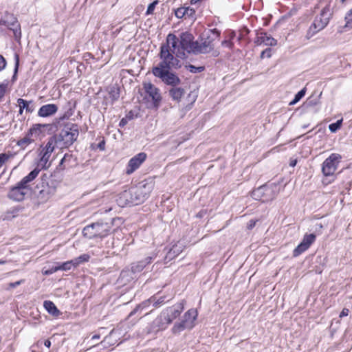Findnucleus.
<instances>
[{"label": "nucleus", "mask_w": 352, "mask_h": 352, "mask_svg": "<svg viewBox=\"0 0 352 352\" xmlns=\"http://www.w3.org/2000/svg\"><path fill=\"white\" fill-rule=\"evenodd\" d=\"M175 53L170 51L168 45H161L159 57L160 62L152 68V74L156 78H160L166 85L175 86L181 82L179 76L171 72L172 69H179L182 63Z\"/></svg>", "instance_id": "nucleus-1"}, {"label": "nucleus", "mask_w": 352, "mask_h": 352, "mask_svg": "<svg viewBox=\"0 0 352 352\" xmlns=\"http://www.w3.org/2000/svg\"><path fill=\"white\" fill-rule=\"evenodd\" d=\"M113 221V219H108L92 223L83 228L82 234L89 239L106 237L111 232Z\"/></svg>", "instance_id": "nucleus-2"}, {"label": "nucleus", "mask_w": 352, "mask_h": 352, "mask_svg": "<svg viewBox=\"0 0 352 352\" xmlns=\"http://www.w3.org/2000/svg\"><path fill=\"white\" fill-rule=\"evenodd\" d=\"M79 135V127L76 124L68 123L58 135L50 137L56 140V146L68 148L74 144Z\"/></svg>", "instance_id": "nucleus-3"}, {"label": "nucleus", "mask_w": 352, "mask_h": 352, "mask_svg": "<svg viewBox=\"0 0 352 352\" xmlns=\"http://www.w3.org/2000/svg\"><path fill=\"white\" fill-rule=\"evenodd\" d=\"M155 187V179L152 177L145 179L138 185L131 187L133 205L143 203L148 198Z\"/></svg>", "instance_id": "nucleus-4"}, {"label": "nucleus", "mask_w": 352, "mask_h": 352, "mask_svg": "<svg viewBox=\"0 0 352 352\" xmlns=\"http://www.w3.org/2000/svg\"><path fill=\"white\" fill-rule=\"evenodd\" d=\"M278 186L274 184L263 185L252 192V197L256 200L267 202L276 198Z\"/></svg>", "instance_id": "nucleus-5"}, {"label": "nucleus", "mask_w": 352, "mask_h": 352, "mask_svg": "<svg viewBox=\"0 0 352 352\" xmlns=\"http://www.w3.org/2000/svg\"><path fill=\"white\" fill-rule=\"evenodd\" d=\"M210 34L206 35L204 34L201 36V42L197 41V46L195 50V54H207L210 52L214 49L213 41L215 38H218L220 32L217 29L210 30Z\"/></svg>", "instance_id": "nucleus-6"}, {"label": "nucleus", "mask_w": 352, "mask_h": 352, "mask_svg": "<svg viewBox=\"0 0 352 352\" xmlns=\"http://www.w3.org/2000/svg\"><path fill=\"white\" fill-rule=\"evenodd\" d=\"M197 310L194 309H189L184 314L182 320L180 322L175 323L172 328V332L177 334L186 329H192L195 326L194 322L197 319Z\"/></svg>", "instance_id": "nucleus-7"}, {"label": "nucleus", "mask_w": 352, "mask_h": 352, "mask_svg": "<svg viewBox=\"0 0 352 352\" xmlns=\"http://www.w3.org/2000/svg\"><path fill=\"white\" fill-rule=\"evenodd\" d=\"M54 140V138H50L45 146L39 154L40 159L37 163V166L42 169L47 168L50 166L48 162L56 146V140Z\"/></svg>", "instance_id": "nucleus-8"}, {"label": "nucleus", "mask_w": 352, "mask_h": 352, "mask_svg": "<svg viewBox=\"0 0 352 352\" xmlns=\"http://www.w3.org/2000/svg\"><path fill=\"white\" fill-rule=\"evenodd\" d=\"M342 156L338 153L331 154L322 164V172L324 176H331L338 168Z\"/></svg>", "instance_id": "nucleus-9"}, {"label": "nucleus", "mask_w": 352, "mask_h": 352, "mask_svg": "<svg viewBox=\"0 0 352 352\" xmlns=\"http://www.w3.org/2000/svg\"><path fill=\"white\" fill-rule=\"evenodd\" d=\"M31 192L32 188L21 185V183L19 182L16 186H12L10 189L8 197L15 201H21L25 199V196L30 195Z\"/></svg>", "instance_id": "nucleus-10"}, {"label": "nucleus", "mask_w": 352, "mask_h": 352, "mask_svg": "<svg viewBox=\"0 0 352 352\" xmlns=\"http://www.w3.org/2000/svg\"><path fill=\"white\" fill-rule=\"evenodd\" d=\"M143 88L146 95L151 99L153 107L158 108L162 99L160 89L151 82L144 83Z\"/></svg>", "instance_id": "nucleus-11"}, {"label": "nucleus", "mask_w": 352, "mask_h": 352, "mask_svg": "<svg viewBox=\"0 0 352 352\" xmlns=\"http://www.w3.org/2000/svg\"><path fill=\"white\" fill-rule=\"evenodd\" d=\"M2 21L4 25L7 26L8 28L13 32L14 36L16 40L21 38V25L17 19L12 14L6 13Z\"/></svg>", "instance_id": "nucleus-12"}, {"label": "nucleus", "mask_w": 352, "mask_h": 352, "mask_svg": "<svg viewBox=\"0 0 352 352\" xmlns=\"http://www.w3.org/2000/svg\"><path fill=\"white\" fill-rule=\"evenodd\" d=\"M179 45L181 48L189 54H195V50L197 46V41H193V36L191 34L182 33L180 36Z\"/></svg>", "instance_id": "nucleus-13"}, {"label": "nucleus", "mask_w": 352, "mask_h": 352, "mask_svg": "<svg viewBox=\"0 0 352 352\" xmlns=\"http://www.w3.org/2000/svg\"><path fill=\"white\" fill-rule=\"evenodd\" d=\"M332 11L329 4H327L322 8L319 16H316L314 23H316L318 29L323 30L329 23L331 16Z\"/></svg>", "instance_id": "nucleus-14"}, {"label": "nucleus", "mask_w": 352, "mask_h": 352, "mask_svg": "<svg viewBox=\"0 0 352 352\" xmlns=\"http://www.w3.org/2000/svg\"><path fill=\"white\" fill-rule=\"evenodd\" d=\"M44 126L45 125L40 124H34L31 129H30L27 135L23 138L18 141L17 145L25 148L27 145L34 142V139L32 138L38 136L41 133V128Z\"/></svg>", "instance_id": "nucleus-15"}, {"label": "nucleus", "mask_w": 352, "mask_h": 352, "mask_svg": "<svg viewBox=\"0 0 352 352\" xmlns=\"http://www.w3.org/2000/svg\"><path fill=\"white\" fill-rule=\"evenodd\" d=\"M146 154L145 153L142 152L139 153L138 154L133 157L131 159H130L126 166V173L128 175L132 174L146 160Z\"/></svg>", "instance_id": "nucleus-16"}, {"label": "nucleus", "mask_w": 352, "mask_h": 352, "mask_svg": "<svg viewBox=\"0 0 352 352\" xmlns=\"http://www.w3.org/2000/svg\"><path fill=\"white\" fill-rule=\"evenodd\" d=\"M170 323V318H167L165 314L162 311L160 315L153 321L151 324V329L148 332H151V331H158L160 330L165 329Z\"/></svg>", "instance_id": "nucleus-17"}, {"label": "nucleus", "mask_w": 352, "mask_h": 352, "mask_svg": "<svg viewBox=\"0 0 352 352\" xmlns=\"http://www.w3.org/2000/svg\"><path fill=\"white\" fill-rule=\"evenodd\" d=\"M184 309V303L179 302L173 305L172 307L166 308L163 311V312L165 314L167 318H170V322H172L173 320L177 318L181 314Z\"/></svg>", "instance_id": "nucleus-18"}, {"label": "nucleus", "mask_w": 352, "mask_h": 352, "mask_svg": "<svg viewBox=\"0 0 352 352\" xmlns=\"http://www.w3.org/2000/svg\"><path fill=\"white\" fill-rule=\"evenodd\" d=\"M116 201L118 206L120 207H124L126 206H134L131 188H129L128 190H124L122 192H121L118 195Z\"/></svg>", "instance_id": "nucleus-19"}, {"label": "nucleus", "mask_w": 352, "mask_h": 352, "mask_svg": "<svg viewBox=\"0 0 352 352\" xmlns=\"http://www.w3.org/2000/svg\"><path fill=\"white\" fill-rule=\"evenodd\" d=\"M254 43L257 45L264 44L267 46H275L277 41L275 38L268 35L265 32H258Z\"/></svg>", "instance_id": "nucleus-20"}, {"label": "nucleus", "mask_w": 352, "mask_h": 352, "mask_svg": "<svg viewBox=\"0 0 352 352\" xmlns=\"http://www.w3.org/2000/svg\"><path fill=\"white\" fill-rule=\"evenodd\" d=\"M155 257L156 255L153 254L151 256H147L144 260L133 263L131 265V268L134 272L135 274L138 276V274L146 267V266L151 263Z\"/></svg>", "instance_id": "nucleus-21"}, {"label": "nucleus", "mask_w": 352, "mask_h": 352, "mask_svg": "<svg viewBox=\"0 0 352 352\" xmlns=\"http://www.w3.org/2000/svg\"><path fill=\"white\" fill-rule=\"evenodd\" d=\"M137 278L134 272L131 267H126L120 272L118 281L122 285H126Z\"/></svg>", "instance_id": "nucleus-22"}, {"label": "nucleus", "mask_w": 352, "mask_h": 352, "mask_svg": "<svg viewBox=\"0 0 352 352\" xmlns=\"http://www.w3.org/2000/svg\"><path fill=\"white\" fill-rule=\"evenodd\" d=\"M58 111V107L54 104H47L43 105L38 111L40 117H48L54 115Z\"/></svg>", "instance_id": "nucleus-23"}, {"label": "nucleus", "mask_w": 352, "mask_h": 352, "mask_svg": "<svg viewBox=\"0 0 352 352\" xmlns=\"http://www.w3.org/2000/svg\"><path fill=\"white\" fill-rule=\"evenodd\" d=\"M178 38L175 35L170 34L167 36L166 43L162 44V45H168L170 47V51L173 52V53H175L177 57L183 58L179 52H176L178 45Z\"/></svg>", "instance_id": "nucleus-24"}, {"label": "nucleus", "mask_w": 352, "mask_h": 352, "mask_svg": "<svg viewBox=\"0 0 352 352\" xmlns=\"http://www.w3.org/2000/svg\"><path fill=\"white\" fill-rule=\"evenodd\" d=\"M171 87L172 88H170L168 91V95L173 100L177 102H180L182 98L186 93L185 89L182 87H177V85Z\"/></svg>", "instance_id": "nucleus-25"}, {"label": "nucleus", "mask_w": 352, "mask_h": 352, "mask_svg": "<svg viewBox=\"0 0 352 352\" xmlns=\"http://www.w3.org/2000/svg\"><path fill=\"white\" fill-rule=\"evenodd\" d=\"M42 168L38 166L36 167L33 170H32L28 175L24 177L19 182L21 185H23L27 186L28 188L31 187V182L38 176Z\"/></svg>", "instance_id": "nucleus-26"}, {"label": "nucleus", "mask_w": 352, "mask_h": 352, "mask_svg": "<svg viewBox=\"0 0 352 352\" xmlns=\"http://www.w3.org/2000/svg\"><path fill=\"white\" fill-rule=\"evenodd\" d=\"M42 168L38 166L36 167L33 170H32L28 175L24 177L19 182L21 185H23L27 186L28 188L31 187V182L38 176Z\"/></svg>", "instance_id": "nucleus-27"}, {"label": "nucleus", "mask_w": 352, "mask_h": 352, "mask_svg": "<svg viewBox=\"0 0 352 352\" xmlns=\"http://www.w3.org/2000/svg\"><path fill=\"white\" fill-rule=\"evenodd\" d=\"M18 105L19 106V113L22 114L24 109L28 113H32L34 110V104L32 101H27L23 98L17 100Z\"/></svg>", "instance_id": "nucleus-28"}, {"label": "nucleus", "mask_w": 352, "mask_h": 352, "mask_svg": "<svg viewBox=\"0 0 352 352\" xmlns=\"http://www.w3.org/2000/svg\"><path fill=\"white\" fill-rule=\"evenodd\" d=\"M43 307L47 311L53 316H58L60 314L55 304L50 300H45L43 302Z\"/></svg>", "instance_id": "nucleus-29"}, {"label": "nucleus", "mask_w": 352, "mask_h": 352, "mask_svg": "<svg viewBox=\"0 0 352 352\" xmlns=\"http://www.w3.org/2000/svg\"><path fill=\"white\" fill-rule=\"evenodd\" d=\"M182 252V245L179 243L174 245L166 254V259L170 261Z\"/></svg>", "instance_id": "nucleus-30"}, {"label": "nucleus", "mask_w": 352, "mask_h": 352, "mask_svg": "<svg viewBox=\"0 0 352 352\" xmlns=\"http://www.w3.org/2000/svg\"><path fill=\"white\" fill-rule=\"evenodd\" d=\"M151 305H152V303H151V299L148 298V299L143 301L138 305H137L136 307L129 314V316H131L135 314L139 311L147 309L149 307H151Z\"/></svg>", "instance_id": "nucleus-31"}, {"label": "nucleus", "mask_w": 352, "mask_h": 352, "mask_svg": "<svg viewBox=\"0 0 352 352\" xmlns=\"http://www.w3.org/2000/svg\"><path fill=\"white\" fill-rule=\"evenodd\" d=\"M150 299L152 303V307L153 308L159 307L166 302V297L164 296L160 297L153 296L150 298ZM167 301H168V300H167Z\"/></svg>", "instance_id": "nucleus-32"}, {"label": "nucleus", "mask_w": 352, "mask_h": 352, "mask_svg": "<svg viewBox=\"0 0 352 352\" xmlns=\"http://www.w3.org/2000/svg\"><path fill=\"white\" fill-rule=\"evenodd\" d=\"M18 210L17 209H12L9 210L0 216V219L2 221H10L17 216Z\"/></svg>", "instance_id": "nucleus-33"}, {"label": "nucleus", "mask_w": 352, "mask_h": 352, "mask_svg": "<svg viewBox=\"0 0 352 352\" xmlns=\"http://www.w3.org/2000/svg\"><path fill=\"white\" fill-rule=\"evenodd\" d=\"M309 248L303 242H300L293 251V256L297 257L307 250Z\"/></svg>", "instance_id": "nucleus-34"}, {"label": "nucleus", "mask_w": 352, "mask_h": 352, "mask_svg": "<svg viewBox=\"0 0 352 352\" xmlns=\"http://www.w3.org/2000/svg\"><path fill=\"white\" fill-rule=\"evenodd\" d=\"M320 30H321L320 29L318 28L317 25L313 22L307 32V34L305 36L306 38L307 39L311 38L312 36H314L316 34H317Z\"/></svg>", "instance_id": "nucleus-35"}, {"label": "nucleus", "mask_w": 352, "mask_h": 352, "mask_svg": "<svg viewBox=\"0 0 352 352\" xmlns=\"http://www.w3.org/2000/svg\"><path fill=\"white\" fill-rule=\"evenodd\" d=\"M316 236L315 234H306L304 235L302 242H303L305 245H307L309 248L316 241Z\"/></svg>", "instance_id": "nucleus-36"}, {"label": "nucleus", "mask_w": 352, "mask_h": 352, "mask_svg": "<svg viewBox=\"0 0 352 352\" xmlns=\"http://www.w3.org/2000/svg\"><path fill=\"white\" fill-rule=\"evenodd\" d=\"M89 258L90 256L87 254H83L78 257L74 258L73 261L74 262V267H76L82 263L89 261Z\"/></svg>", "instance_id": "nucleus-37"}, {"label": "nucleus", "mask_w": 352, "mask_h": 352, "mask_svg": "<svg viewBox=\"0 0 352 352\" xmlns=\"http://www.w3.org/2000/svg\"><path fill=\"white\" fill-rule=\"evenodd\" d=\"M52 190H50L48 186L43 188L42 190H40L39 196L40 198L42 199L43 201L47 200L52 193Z\"/></svg>", "instance_id": "nucleus-38"}, {"label": "nucleus", "mask_w": 352, "mask_h": 352, "mask_svg": "<svg viewBox=\"0 0 352 352\" xmlns=\"http://www.w3.org/2000/svg\"><path fill=\"white\" fill-rule=\"evenodd\" d=\"M306 89L303 88L299 91L294 96V98L289 102V105H294L299 102L305 95Z\"/></svg>", "instance_id": "nucleus-39"}, {"label": "nucleus", "mask_w": 352, "mask_h": 352, "mask_svg": "<svg viewBox=\"0 0 352 352\" xmlns=\"http://www.w3.org/2000/svg\"><path fill=\"white\" fill-rule=\"evenodd\" d=\"M72 160H73L72 154H71V153H65L64 157L60 160L58 166L60 167H62L61 168L62 169H65V166L64 165V164H69L71 161H72Z\"/></svg>", "instance_id": "nucleus-40"}, {"label": "nucleus", "mask_w": 352, "mask_h": 352, "mask_svg": "<svg viewBox=\"0 0 352 352\" xmlns=\"http://www.w3.org/2000/svg\"><path fill=\"white\" fill-rule=\"evenodd\" d=\"M346 23L344 28L346 30L352 29V8L346 13L345 16Z\"/></svg>", "instance_id": "nucleus-41"}, {"label": "nucleus", "mask_w": 352, "mask_h": 352, "mask_svg": "<svg viewBox=\"0 0 352 352\" xmlns=\"http://www.w3.org/2000/svg\"><path fill=\"white\" fill-rule=\"evenodd\" d=\"M8 84L9 81L8 80H5L0 83V101L2 100L3 98L5 96V94L8 87Z\"/></svg>", "instance_id": "nucleus-42"}, {"label": "nucleus", "mask_w": 352, "mask_h": 352, "mask_svg": "<svg viewBox=\"0 0 352 352\" xmlns=\"http://www.w3.org/2000/svg\"><path fill=\"white\" fill-rule=\"evenodd\" d=\"M342 120H337L336 122L331 123L329 125V129L331 132H336L342 126Z\"/></svg>", "instance_id": "nucleus-43"}, {"label": "nucleus", "mask_w": 352, "mask_h": 352, "mask_svg": "<svg viewBox=\"0 0 352 352\" xmlns=\"http://www.w3.org/2000/svg\"><path fill=\"white\" fill-rule=\"evenodd\" d=\"M60 264L62 271H69L72 267H74V262L73 261V259Z\"/></svg>", "instance_id": "nucleus-44"}, {"label": "nucleus", "mask_w": 352, "mask_h": 352, "mask_svg": "<svg viewBox=\"0 0 352 352\" xmlns=\"http://www.w3.org/2000/svg\"><path fill=\"white\" fill-rule=\"evenodd\" d=\"M186 67L190 72L194 73V74L200 73V72H203L205 69L204 67H202V66L196 67L192 65H186Z\"/></svg>", "instance_id": "nucleus-45"}, {"label": "nucleus", "mask_w": 352, "mask_h": 352, "mask_svg": "<svg viewBox=\"0 0 352 352\" xmlns=\"http://www.w3.org/2000/svg\"><path fill=\"white\" fill-rule=\"evenodd\" d=\"M14 74L12 76V80L14 81L16 78V74L19 69V56L17 54H14Z\"/></svg>", "instance_id": "nucleus-46"}, {"label": "nucleus", "mask_w": 352, "mask_h": 352, "mask_svg": "<svg viewBox=\"0 0 352 352\" xmlns=\"http://www.w3.org/2000/svg\"><path fill=\"white\" fill-rule=\"evenodd\" d=\"M184 18H192L194 17L195 10V9L189 7L184 6Z\"/></svg>", "instance_id": "nucleus-47"}, {"label": "nucleus", "mask_w": 352, "mask_h": 352, "mask_svg": "<svg viewBox=\"0 0 352 352\" xmlns=\"http://www.w3.org/2000/svg\"><path fill=\"white\" fill-rule=\"evenodd\" d=\"M159 1H153L151 3H150L147 8V10L146 12V15H149V14H153L155 8V6H157V4L158 3Z\"/></svg>", "instance_id": "nucleus-48"}, {"label": "nucleus", "mask_w": 352, "mask_h": 352, "mask_svg": "<svg viewBox=\"0 0 352 352\" xmlns=\"http://www.w3.org/2000/svg\"><path fill=\"white\" fill-rule=\"evenodd\" d=\"M10 155L7 153H1L0 154V168L3 166V164L9 160Z\"/></svg>", "instance_id": "nucleus-49"}, {"label": "nucleus", "mask_w": 352, "mask_h": 352, "mask_svg": "<svg viewBox=\"0 0 352 352\" xmlns=\"http://www.w3.org/2000/svg\"><path fill=\"white\" fill-rule=\"evenodd\" d=\"M184 6L178 8L177 9H176L175 10V16L179 19H182V18L184 17Z\"/></svg>", "instance_id": "nucleus-50"}, {"label": "nucleus", "mask_w": 352, "mask_h": 352, "mask_svg": "<svg viewBox=\"0 0 352 352\" xmlns=\"http://www.w3.org/2000/svg\"><path fill=\"white\" fill-rule=\"evenodd\" d=\"M272 49L271 48H267L265 50H263L261 54V58H264L265 57L270 58L272 56Z\"/></svg>", "instance_id": "nucleus-51"}, {"label": "nucleus", "mask_w": 352, "mask_h": 352, "mask_svg": "<svg viewBox=\"0 0 352 352\" xmlns=\"http://www.w3.org/2000/svg\"><path fill=\"white\" fill-rule=\"evenodd\" d=\"M23 283H25V280H23V279L19 280L16 281L14 283H10L8 285V287H7L6 289H10L11 288H14V287H16L23 284Z\"/></svg>", "instance_id": "nucleus-52"}, {"label": "nucleus", "mask_w": 352, "mask_h": 352, "mask_svg": "<svg viewBox=\"0 0 352 352\" xmlns=\"http://www.w3.org/2000/svg\"><path fill=\"white\" fill-rule=\"evenodd\" d=\"M6 66V60L5 58L0 54V72L3 70Z\"/></svg>", "instance_id": "nucleus-53"}, {"label": "nucleus", "mask_w": 352, "mask_h": 352, "mask_svg": "<svg viewBox=\"0 0 352 352\" xmlns=\"http://www.w3.org/2000/svg\"><path fill=\"white\" fill-rule=\"evenodd\" d=\"M222 45L227 47L228 48H232L234 44L231 41L225 40L222 42Z\"/></svg>", "instance_id": "nucleus-54"}, {"label": "nucleus", "mask_w": 352, "mask_h": 352, "mask_svg": "<svg viewBox=\"0 0 352 352\" xmlns=\"http://www.w3.org/2000/svg\"><path fill=\"white\" fill-rule=\"evenodd\" d=\"M349 310L346 308H344L340 314V317L342 318L349 315Z\"/></svg>", "instance_id": "nucleus-55"}, {"label": "nucleus", "mask_w": 352, "mask_h": 352, "mask_svg": "<svg viewBox=\"0 0 352 352\" xmlns=\"http://www.w3.org/2000/svg\"><path fill=\"white\" fill-rule=\"evenodd\" d=\"M256 222V221L253 220V219H251L250 221H249V222L248 223V228L250 230L252 229L255 226Z\"/></svg>", "instance_id": "nucleus-56"}, {"label": "nucleus", "mask_w": 352, "mask_h": 352, "mask_svg": "<svg viewBox=\"0 0 352 352\" xmlns=\"http://www.w3.org/2000/svg\"><path fill=\"white\" fill-rule=\"evenodd\" d=\"M110 94L111 95L113 100H117L120 96V94L118 91H112Z\"/></svg>", "instance_id": "nucleus-57"}, {"label": "nucleus", "mask_w": 352, "mask_h": 352, "mask_svg": "<svg viewBox=\"0 0 352 352\" xmlns=\"http://www.w3.org/2000/svg\"><path fill=\"white\" fill-rule=\"evenodd\" d=\"M98 148H100V150L103 151L105 148V142L104 140H102L98 144Z\"/></svg>", "instance_id": "nucleus-58"}, {"label": "nucleus", "mask_w": 352, "mask_h": 352, "mask_svg": "<svg viewBox=\"0 0 352 352\" xmlns=\"http://www.w3.org/2000/svg\"><path fill=\"white\" fill-rule=\"evenodd\" d=\"M126 123H127V119L126 118H122L120 120L119 125L120 126H124L125 124H126Z\"/></svg>", "instance_id": "nucleus-59"}, {"label": "nucleus", "mask_w": 352, "mask_h": 352, "mask_svg": "<svg viewBox=\"0 0 352 352\" xmlns=\"http://www.w3.org/2000/svg\"><path fill=\"white\" fill-rule=\"evenodd\" d=\"M126 118L127 120H132L133 118V113L132 111H129L126 116Z\"/></svg>", "instance_id": "nucleus-60"}, {"label": "nucleus", "mask_w": 352, "mask_h": 352, "mask_svg": "<svg viewBox=\"0 0 352 352\" xmlns=\"http://www.w3.org/2000/svg\"><path fill=\"white\" fill-rule=\"evenodd\" d=\"M52 269L54 270V272H57V271H59V270H61V266H60V264L58 263V265L56 266H54V267H52Z\"/></svg>", "instance_id": "nucleus-61"}, {"label": "nucleus", "mask_w": 352, "mask_h": 352, "mask_svg": "<svg viewBox=\"0 0 352 352\" xmlns=\"http://www.w3.org/2000/svg\"><path fill=\"white\" fill-rule=\"evenodd\" d=\"M54 273V271L53 269H50V270H46L43 272L44 274L45 275H50Z\"/></svg>", "instance_id": "nucleus-62"}, {"label": "nucleus", "mask_w": 352, "mask_h": 352, "mask_svg": "<svg viewBox=\"0 0 352 352\" xmlns=\"http://www.w3.org/2000/svg\"><path fill=\"white\" fill-rule=\"evenodd\" d=\"M44 345L47 347V348H50V346H51V342L49 340H45L44 342Z\"/></svg>", "instance_id": "nucleus-63"}, {"label": "nucleus", "mask_w": 352, "mask_h": 352, "mask_svg": "<svg viewBox=\"0 0 352 352\" xmlns=\"http://www.w3.org/2000/svg\"><path fill=\"white\" fill-rule=\"evenodd\" d=\"M296 163H297L296 160H291V162L289 163V166L292 167H294L296 166Z\"/></svg>", "instance_id": "nucleus-64"}]
</instances>
